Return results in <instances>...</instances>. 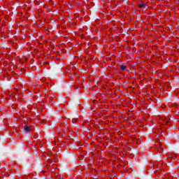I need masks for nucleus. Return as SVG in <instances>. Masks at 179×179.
<instances>
[{"label":"nucleus","mask_w":179,"mask_h":179,"mask_svg":"<svg viewBox=\"0 0 179 179\" xmlns=\"http://www.w3.org/2000/svg\"><path fill=\"white\" fill-rule=\"evenodd\" d=\"M169 159H171L172 160H176V159H177V157L175 154H171L169 155Z\"/></svg>","instance_id":"nucleus-1"},{"label":"nucleus","mask_w":179,"mask_h":179,"mask_svg":"<svg viewBox=\"0 0 179 179\" xmlns=\"http://www.w3.org/2000/svg\"><path fill=\"white\" fill-rule=\"evenodd\" d=\"M125 69H127V66L126 65H121L120 66V70L125 71Z\"/></svg>","instance_id":"nucleus-2"},{"label":"nucleus","mask_w":179,"mask_h":179,"mask_svg":"<svg viewBox=\"0 0 179 179\" xmlns=\"http://www.w3.org/2000/svg\"><path fill=\"white\" fill-rule=\"evenodd\" d=\"M24 131H26L27 132L30 131H31V130H30V127H29V126H25V127H24Z\"/></svg>","instance_id":"nucleus-3"},{"label":"nucleus","mask_w":179,"mask_h":179,"mask_svg":"<svg viewBox=\"0 0 179 179\" xmlns=\"http://www.w3.org/2000/svg\"><path fill=\"white\" fill-rule=\"evenodd\" d=\"M145 5H146L145 3H143L138 5L139 8H144Z\"/></svg>","instance_id":"nucleus-4"},{"label":"nucleus","mask_w":179,"mask_h":179,"mask_svg":"<svg viewBox=\"0 0 179 179\" xmlns=\"http://www.w3.org/2000/svg\"><path fill=\"white\" fill-rule=\"evenodd\" d=\"M166 124H169V122L167 120H164V122L163 123V125H166Z\"/></svg>","instance_id":"nucleus-5"},{"label":"nucleus","mask_w":179,"mask_h":179,"mask_svg":"<svg viewBox=\"0 0 179 179\" xmlns=\"http://www.w3.org/2000/svg\"><path fill=\"white\" fill-rule=\"evenodd\" d=\"M72 122H73V124H75V122H76V119H73Z\"/></svg>","instance_id":"nucleus-6"},{"label":"nucleus","mask_w":179,"mask_h":179,"mask_svg":"<svg viewBox=\"0 0 179 179\" xmlns=\"http://www.w3.org/2000/svg\"><path fill=\"white\" fill-rule=\"evenodd\" d=\"M81 38H85V34H81Z\"/></svg>","instance_id":"nucleus-7"},{"label":"nucleus","mask_w":179,"mask_h":179,"mask_svg":"<svg viewBox=\"0 0 179 179\" xmlns=\"http://www.w3.org/2000/svg\"><path fill=\"white\" fill-rule=\"evenodd\" d=\"M158 167H159V170H162V168H160V164L158 165Z\"/></svg>","instance_id":"nucleus-8"},{"label":"nucleus","mask_w":179,"mask_h":179,"mask_svg":"<svg viewBox=\"0 0 179 179\" xmlns=\"http://www.w3.org/2000/svg\"><path fill=\"white\" fill-rule=\"evenodd\" d=\"M161 149H163V148L161 147Z\"/></svg>","instance_id":"nucleus-9"}]
</instances>
